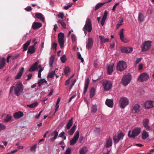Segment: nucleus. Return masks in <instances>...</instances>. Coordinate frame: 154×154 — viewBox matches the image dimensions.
<instances>
[{
  "label": "nucleus",
  "instance_id": "47",
  "mask_svg": "<svg viewBox=\"0 0 154 154\" xmlns=\"http://www.w3.org/2000/svg\"><path fill=\"white\" fill-rule=\"evenodd\" d=\"M55 74V71L49 73L48 76V77L52 78L54 77Z\"/></svg>",
  "mask_w": 154,
  "mask_h": 154
},
{
  "label": "nucleus",
  "instance_id": "21",
  "mask_svg": "<svg viewBox=\"0 0 154 154\" xmlns=\"http://www.w3.org/2000/svg\"><path fill=\"white\" fill-rule=\"evenodd\" d=\"M23 112L19 111L14 113L13 115V116L15 119H19L23 117Z\"/></svg>",
  "mask_w": 154,
  "mask_h": 154
},
{
  "label": "nucleus",
  "instance_id": "30",
  "mask_svg": "<svg viewBox=\"0 0 154 154\" xmlns=\"http://www.w3.org/2000/svg\"><path fill=\"white\" fill-rule=\"evenodd\" d=\"M35 48L34 47V45H32L29 47L27 51L28 54H32L35 52Z\"/></svg>",
  "mask_w": 154,
  "mask_h": 154
},
{
  "label": "nucleus",
  "instance_id": "52",
  "mask_svg": "<svg viewBox=\"0 0 154 154\" xmlns=\"http://www.w3.org/2000/svg\"><path fill=\"white\" fill-rule=\"evenodd\" d=\"M124 136V134L123 133H120L118 134V137L119 139L120 140L123 139Z\"/></svg>",
  "mask_w": 154,
  "mask_h": 154
},
{
  "label": "nucleus",
  "instance_id": "13",
  "mask_svg": "<svg viewBox=\"0 0 154 154\" xmlns=\"http://www.w3.org/2000/svg\"><path fill=\"white\" fill-rule=\"evenodd\" d=\"M144 106L145 109H149L154 107V101L147 100L145 101Z\"/></svg>",
  "mask_w": 154,
  "mask_h": 154
},
{
  "label": "nucleus",
  "instance_id": "14",
  "mask_svg": "<svg viewBox=\"0 0 154 154\" xmlns=\"http://www.w3.org/2000/svg\"><path fill=\"white\" fill-rule=\"evenodd\" d=\"M58 133L57 131H54L49 135V137H50L49 140L51 141H54L57 138L58 135Z\"/></svg>",
  "mask_w": 154,
  "mask_h": 154
},
{
  "label": "nucleus",
  "instance_id": "58",
  "mask_svg": "<svg viewBox=\"0 0 154 154\" xmlns=\"http://www.w3.org/2000/svg\"><path fill=\"white\" fill-rule=\"evenodd\" d=\"M71 38L72 42H75L76 40V37L74 34H72L71 35Z\"/></svg>",
  "mask_w": 154,
  "mask_h": 154
},
{
  "label": "nucleus",
  "instance_id": "16",
  "mask_svg": "<svg viewBox=\"0 0 154 154\" xmlns=\"http://www.w3.org/2000/svg\"><path fill=\"white\" fill-rule=\"evenodd\" d=\"M114 63H111L107 65V73L108 74L110 75L113 71V68Z\"/></svg>",
  "mask_w": 154,
  "mask_h": 154
},
{
  "label": "nucleus",
  "instance_id": "28",
  "mask_svg": "<svg viewBox=\"0 0 154 154\" xmlns=\"http://www.w3.org/2000/svg\"><path fill=\"white\" fill-rule=\"evenodd\" d=\"M149 136V134L148 132L145 130H143L142 133V139L143 140H144L148 137Z\"/></svg>",
  "mask_w": 154,
  "mask_h": 154
},
{
  "label": "nucleus",
  "instance_id": "20",
  "mask_svg": "<svg viewBox=\"0 0 154 154\" xmlns=\"http://www.w3.org/2000/svg\"><path fill=\"white\" fill-rule=\"evenodd\" d=\"M140 108V106L139 104H136L133 106L132 110V112L133 113H136L139 112Z\"/></svg>",
  "mask_w": 154,
  "mask_h": 154
},
{
  "label": "nucleus",
  "instance_id": "7",
  "mask_svg": "<svg viewBox=\"0 0 154 154\" xmlns=\"http://www.w3.org/2000/svg\"><path fill=\"white\" fill-rule=\"evenodd\" d=\"M127 65L126 63L123 61H119L117 64V69L118 70L122 71L126 69Z\"/></svg>",
  "mask_w": 154,
  "mask_h": 154
},
{
  "label": "nucleus",
  "instance_id": "19",
  "mask_svg": "<svg viewBox=\"0 0 154 154\" xmlns=\"http://www.w3.org/2000/svg\"><path fill=\"white\" fill-rule=\"evenodd\" d=\"M93 44V39L91 38H89L86 41V48L88 49L91 48Z\"/></svg>",
  "mask_w": 154,
  "mask_h": 154
},
{
  "label": "nucleus",
  "instance_id": "32",
  "mask_svg": "<svg viewBox=\"0 0 154 154\" xmlns=\"http://www.w3.org/2000/svg\"><path fill=\"white\" fill-rule=\"evenodd\" d=\"M73 123V118H72L68 122L67 124L66 125V128L67 129H69L72 125Z\"/></svg>",
  "mask_w": 154,
  "mask_h": 154
},
{
  "label": "nucleus",
  "instance_id": "26",
  "mask_svg": "<svg viewBox=\"0 0 154 154\" xmlns=\"http://www.w3.org/2000/svg\"><path fill=\"white\" fill-rule=\"evenodd\" d=\"M89 83V79H87L85 81V83L84 88V91L83 93L85 94L87 91Z\"/></svg>",
  "mask_w": 154,
  "mask_h": 154
},
{
  "label": "nucleus",
  "instance_id": "45",
  "mask_svg": "<svg viewBox=\"0 0 154 154\" xmlns=\"http://www.w3.org/2000/svg\"><path fill=\"white\" fill-rule=\"evenodd\" d=\"M113 139L114 143H118L119 141V140H120L119 139V137L118 136H114Z\"/></svg>",
  "mask_w": 154,
  "mask_h": 154
},
{
  "label": "nucleus",
  "instance_id": "10",
  "mask_svg": "<svg viewBox=\"0 0 154 154\" xmlns=\"http://www.w3.org/2000/svg\"><path fill=\"white\" fill-rule=\"evenodd\" d=\"M124 31L125 29L123 28L120 30L119 32L120 39L121 41L124 43H128L130 42V40L125 37L124 33Z\"/></svg>",
  "mask_w": 154,
  "mask_h": 154
},
{
  "label": "nucleus",
  "instance_id": "55",
  "mask_svg": "<svg viewBox=\"0 0 154 154\" xmlns=\"http://www.w3.org/2000/svg\"><path fill=\"white\" fill-rule=\"evenodd\" d=\"M57 16L59 17L61 19H63L64 16V14L63 13L61 12L59 13V14H58Z\"/></svg>",
  "mask_w": 154,
  "mask_h": 154
},
{
  "label": "nucleus",
  "instance_id": "31",
  "mask_svg": "<svg viewBox=\"0 0 154 154\" xmlns=\"http://www.w3.org/2000/svg\"><path fill=\"white\" fill-rule=\"evenodd\" d=\"M38 84L39 87L43 85H46L48 84L47 81L44 79H41L38 82Z\"/></svg>",
  "mask_w": 154,
  "mask_h": 154
},
{
  "label": "nucleus",
  "instance_id": "15",
  "mask_svg": "<svg viewBox=\"0 0 154 154\" xmlns=\"http://www.w3.org/2000/svg\"><path fill=\"white\" fill-rule=\"evenodd\" d=\"M149 122V120L147 119H144L143 122V124L144 127L147 131H150L152 129V128L150 127L148 124Z\"/></svg>",
  "mask_w": 154,
  "mask_h": 154
},
{
  "label": "nucleus",
  "instance_id": "24",
  "mask_svg": "<svg viewBox=\"0 0 154 154\" xmlns=\"http://www.w3.org/2000/svg\"><path fill=\"white\" fill-rule=\"evenodd\" d=\"M112 139L111 138L109 137L106 141V146L107 148H109L112 145Z\"/></svg>",
  "mask_w": 154,
  "mask_h": 154
},
{
  "label": "nucleus",
  "instance_id": "9",
  "mask_svg": "<svg viewBox=\"0 0 154 154\" xmlns=\"http://www.w3.org/2000/svg\"><path fill=\"white\" fill-rule=\"evenodd\" d=\"M149 78V75L146 72H143L140 75L138 78V80L142 82L147 80Z\"/></svg>",
  "mask_w": 154,
  "mask_h": 154
},
{
  "label": "nucleus",
  "instance_id": "34",
  "mask_svg": "<svg viewBox=\"0 0 154 154\" xmlns=\"http://www.w3.org/2000/svg\"><path fill=\"white\" fill-rule=\"evenodd\" d=\"M145 16L143 14L141 13H139L138 16V20L140 22H142L144 21L145 18Z\"/></svg>",
  "mask_w": 154,
  "mask_h": 154
},
{
  "label": "nucleus",
  "instance_id": "61",
  "mask_svg": "<svg viewBox=\"0 0 154 154\" xmlns=\"http://www.w3.org/2000/svg\"><path fill=\"white\" fill-rule=\"evenodd\" d=\"M143 68V64H140L138 66V70L139 71L142 70Z\"/></svg>",
  "mask_w": 154,
  "mask_h": 154
},
{
  "label": "nucleus",
  "instance_id": "11",
  "mask_svg": "<svg viewBox=\"0 0 154 154\" xmlns=\"http://www.w3.org/2000/svg\"><path fill=\"white\" fill-rule=\"evenodd\" d=\"M79 136V132L78 130L74 134L73 138L70 141V145H74L76 143L78 139Z\"/></svg>",
  "mask_w": 154,
  "mask_h": 154
},
{
  "label": "nucleus",
  "instance_id": "39",
  "mask_svg": "<svg viewBox=\"0 0 154 154\" xmlns=\"http://www.w3.org/2000/svg\"><path fill=\"white\" fill-rule=\"evenodd\" d=\"M35 16L37 18L39 19L43 22L45 21L44 18L42 15L41 13H36L35 14Z\"/></svg>",
  "mask_w": 154,
  "mask_h": 154
},
{
  "label": "nucleus",
  "instance_id": "25",
  "mask_svg": "<svg viewBox=\"0 0 154 154\" xmlns=\"http://www.w3.org/2000/svg\"><path fill=\"white\" fill-rule=\"evenodd\" d=\"M42 26V24L40 23L34 22L32 25V28L34 29L39 28Z\"/></svg>",
  "mask_w": 154,
  "mask_h": 154
},
{
  "label": "nucleus",
  "instance_id": "40",
  "mask_svg": "<svg viewBox=\"0 0 154 154\" xmlns=\"http://www.w3.org/2000/svg\"><path fill=\"white\" fill-rule=\"evenodd\" d=\"M57 23L58 24L59 23H60L62 27L64 28L65 29L66 28V25L64 21L62 20H58L57 21Z\"/></svg>",
  "mask_w": 154,
  "mask_h": 154
},
{
  "label": "nucleus",
  "instance_id": "43",
  "mask_svg": "<svg viewBox=\"0 0 154 154\" xmlns=\"http://www.w3.org/2000/svg\"><path fill=\"white\" fill-rule=\"evenodd\" d=\"M95 90L93 88H91L90 91V98H92L94 95Z\"/></svg>",
  "mask_w": 154,
  "mask_h": 154
},
{
  "label": "nucleus",
  "instance_id": "44",
  "mask_svg": "<svg viewBox=\"0 0 154 154\" xmlns=\"http://www.w3.org/2000/svg\"><path fill=\"white\" fill-rule=\"evenodd\" d=\"M123 22V19L122 18H120L119 21L118 22V23L116 25V28L118 29L119 27L121 26L122 25V23Z\"/></svg>",
  "mask_w": 154,
  "mask_h": 154
},
{
  "label": "nucleus",
  "instance_id": "18",
  "mask_svg": "<svg viewBox=\"0 0 154 154\" xmlns=\"http://www.w3.org/2000/svg\"><path fill=\"white\" fill-rule=\"evenodd\" d=\"M105 104L108 107L112 108L114 105L113 100V99H107L105 101Z\"/></svg>",
  "mask_w": 154,
  "mask_h": 154
},
{
  "label": "nucleus",
  "instance_id": "59",
  "mask_svg": "<svg viewBox=\"0 0 154 154\" xmlns=\"http://www.w3.org/2000/svg\"><path fill=\"white\" fill-rule=\"evenodd\" d=\"M5 149V147L3 145H0V152H2L4 151Z\"/></svg>",
  "mask_w": 154,
  "mask_h": 154
},
{
  "label": "nucleus",
  "instance_id": "48",
  "mask_svg": "<svg viewBox=\"0 0 154 154\" xmlns=\"http://www.w3.org/2000/svg\"><path fill=\"white\" fill-rule=\"evenodd\" d=\"M97 111V107L96 105H94L92 107L91 112H92L95 113Z\"/></svg>",
  "mask_w": 154,
  "mask_h": 154
},
{
  "label": "nucleus",
  "instance_id": "63",
  "mask_svg": "<svg viewBox=\"0 0 154 154\" xmlns=\"http://www.w3.org/2000/svg\"><path fill=\"white\" fill-rule=\"evenodd\" d=\"M38 68H39V70L38 72H42L44 70V68L42 67V66L41 65H39Z\"/></svg>",
  "mask_w": 154,
  "mask_h": 154
},
{
  "label": "nucleus",
  "instance_id": "49",
  "mask_svg": "<svg viewBox=\"0 0 154 154\" xmlns=\"http://www.w3.org/2000/svg\"><path fill=\"white\" fill-rule=\"evenodd\" d=\"M62 63H64L66 62V55H63L60 57Z\"/></svg>",
  "mask_w": 154,
  "mask_h": 154
},
{
  "label": "nucleus",
  "instance_id": "17",
  "mask_svg": "<svg viewBox=\"0 0 154 154\" xmlns=\"http://www.w3.org/2000/svg\"><path fill=\"white\" fill-rule=\"evenodd\" d=\"M133 49L131 47H122L121 48V50L122 52L125 53H130L132 52Z\"/></svg>",
  "mask_w": 154,
  "mask_h": 154
},
{
  "label": "nucleus",
  "instance_id": "27",
  "mask_svg": "<svg viewBox=\"0 0 154 154\" xmlns=\"http://www.w3.org/2000/svg\"><path fill=\"white\" fill-rule=\"evenodd\" d=\"M24 71V68L23 67H22L21 68V69L20 70L19 72L17 74L16 76L15 77V79H19L22 76Z\"/></svg>",
  "mask_w": 154,
  "mask_h": 154
},
{
  "label": "nucleus",
  "instance_id": "22",
  "mask_svg": "<svg viewBox=\"0 0 154 154\" xmlns=\"http://www.w3.org/2000/svg\"><path fill=\"white\" fill-rule=\"evenodd\" d=\"M107 14L108 12L107 11H105L101 21V24L102 26H103L105 23V21L106 19Z\"/></svg>",
  "mask_w": 154,
  "mask_h": 154
},
{
  "label": "nucleus",
  "instance_id": "56",
  "mask_svg": "<svg viewBox=\"0 0 154 154\" xmlns=\"http://www.w3.org/2000/svg\"><path fill=\"white\" fill-rule=\"evenodd\" d=\"M36 145H34L31 147V150L33 152H35V151L36 148Z\"/></svg>",
  "mask_w": 154,
  "mask_h": 154
},
{
  "label": "nucleus",
  "instance_id": "37",
  "mask_svg": "<svg viewBox=\"0 0 154 154\" xmlns=\"http://www.w3.org/2000/svg\"><path fill=\"white\" fill-rule=\"evenodd\" d=\"M31 40L29 41L26 42L23 45V51H26L28 48V46L31 43Z\"/></svg>",
  "mask_w": 154,
  "mask_h": 154
},
{
  "label": "nucleus",
  "instance_id": "64",
  "mask_svg": "<svg viewBox=\"0 0 154 154\" xmlns=\"http://www.w3.org/2000/svg\"><path fill=\"white\" fill-rule=\"evenodd\" d=\"M65 134V133L64 132H61L59 135V137H62Z\"/></svg>",
  "mask_w": 154,
  "mask_h": 154
},
{
  "label": "nucleus",
  "instance_id": "62",
  "mask_svg": "<svg viewBox=\"0 0 154 154\" xmlns=\"http://www.w3.org/2000/svg\"><path fill=\"white\" fill-rule=\"evenodd\" d=\"M119 3H116L114 5V6H113V8H112V10L113 11V12H114L115 10V9H116V7L117 6L119 5Z\"/></svg>",
  "mask_w": 154,
  "mask_h": 154
},
{
  "label": "nucleus",
  "instance_id": "42",
  "mask_svg": "<svg viewBox=\"0 0 154 154\" xmlns=\"http://www.w3.org/2000/svg\"><path fill=\"white\" fill-rule=\"evenodd\" d=\"M12 118V116L10 115H7L6 118L4 119V121L5 122H7L10 120Z\"/></svg>",
  "mask_w": 154,
  "mask_h": 154
},
{
  "label": "nucleus",
  "instance_id": "23",
  "mask_svg": "<svg viewBox=\"0 0 154 154\" xmlns=\"http://www.w3.org/2000/svg\"><path fill=\"white\" fill-rule=\"evenodd\" d=\"M99 38L101 41V44L105 43L106 42H109V38H105L103 36L100 35L99 36Z\"/></svg>",
  "mask_w": 154,
  "mask_h": 154
},
{
  "label": "nucleus",
  "instance_id": "51",
  "mask_svg": "<svg viewBox=\"0 0 154 154\" xmlns=\"http://www.w3.org/2000/svg\"><path fill=\"white\" fill-rule=\"evenodd\" d=\"M77 56L78 59L80 60H81V62L83 63L84 62V59L82 57L81 54L80 53H78Z\"/></svg>",
  "mask_w": 154,
  "mask_h": 154
},
{
  "label": "nucleus",
  "instance_id": "50",
  "mask_svg": "<svg viewBox=\"0 0 154 154\" xmlns=\"http://www.w3.org/2000/svg\"><path fill=\"white\" fill-rule=\"evenodd\" d=\"M6 128V126L2 123L0 124V132L2 130L5 129Z\"/></svg>",
  "mask_w": 154,
  "mask_h": 154
},
{
  "label": "nucleus",
  "instance_id": "6",
  "mask_svg": "<svg viewBox=\"0 0 154 154\" xmlns=\"http://www.w3.org/2000/svg\"><path fill=\"white\" fill-rule=\"evenodd\" d=\"M129 103L128 99L125 97L120 98L119 101V104L120 107L122 109H124Z\"/></svg>",
  "mask_w": 154,
  "mask_h": 154
},
{
  "label": "nucleus",
  "instance_id": "1",
  "mask_svg": "<svg viewBox=\"0 0 154 154\" xmlns=\"http://www.w3.org/2000/svg\"><path fill=\"white\" fill-rule=\"evenodd\" d=\"M13 90L15 95L19 96L23 90V87L22 83L20 82H17L15 86L11 87L10 91V94L12 93Z\"/></svg>",
  "mask_w": 154,
  "mask_h": 154
},
{
  "label": "nucleus",
  "instance_id": "38",
  "mask_svg": "<svg viewBox=\"0 0 154 154\" xmlns=\"http://www.w3.org/2000/svg\"><path fill=\"white\" fill-rule=\"evenodd\" d=\"M54 55H52L49 58V65L50 67H52L54 62Z\"/></svg>",
  "mask_w": 154,
  "mask_h": 154
},
{
  "label": "nucleus",
  "instance_id": "33",
  "mask_svg": "<svg viewBox=\"0 0 154 154\" xmlns=\"http://www.w3.org/2000/svg\"><path fill=\"white\" fill-rule=\"evenodd\" d=\"M5 65V59L3 57L0 60V69L4 68Z\"/></svg>",
  "mask_w": 154,
  "mask_h": 154
},
{
  "label": "nucleus",
  "instance_id": "60",
  "mask_svg": "<svg viewBox=\"0 0 154 154\" xmlns=\"http://www.w3.org/2000/svg\"><path fill=\"white\" fill-rule=\"evenodd\" d=\"M25 10L27 11H29L32 10V8L30 6H29L26 8H25Z\"/></svg>",
  "mask_w": 154,
  "mask_h": 154
},
{
  "label": "nucleus",
  "instance_id": "36",
  "mask_svg": "<svg viewBox=\"0 0 154 154\" xmlns=\"http://www.w3.org/2000/svg\"><path fill=\"white\" fill-rule=\"evenodd\" d=\"M76 127V125H74L72 128L68 131V133L69 135H72L73 134L75 131Z\"/></svg>",
  "mask_w": 154,
  "mask_h": 154
},
{
  "label": "nucleus",
  "instance_id": "41",
  "mask_svg": "<svg viewBox=\"0 0 154 154\" xmlns=\"http://www.w3.org/2000/svg\"><path fill=\"white\" fill-rule=\"evenodd\" d=\"M38 105V103L37 102L33 103L27 105V106L31 108H33L36 107Z\"/></svg>",
  "mask_w": 154,
  "mask_h": 154
},
{
  "label": "nucleus",
  "instance_id": "4",
  "mask_svg": "<svg viewBox=\"0 0 154 154\" xmlns=\"http://www.w3.org/2000/svg\"><path fill=\"white\" fill-rule=\"evenodd\" d=\"M141 132V129L140 128L137 127L134 128L131 134V131H128V136L131 138H134L136 136H138Z\"/></svg>",
  "mask_w": 154,
  "mask_h": 154
},
{
  "label": "nucleus",
  "instance_id": "35",
  "mask_svg": "<svg viewBox=\"0 0 154 154\" xmlns=\"http://www.w3.org/2000/svg\"><path fill=\"white\" fill-rule=\"evenodd\" d=\"M88 150L86 147H83L81 148L79 151L80 154H85Z\"/></svg>",
  "mask_w": 154,
  "mask_h": 154
},
{
  "label": "nucleus",
  "instance_id": "57",
  "mask_svg": "<svg viewBox=\"0 0 154 154\" xmlns=\"http://www.w3.org/2000/svg\"><path fill=\"white\" fill-rule=\"evenodd\" d=\"M71 148H69L66 150V152L64 154H70L71 152Z\"/></svg>",
  "mask_w": 154,
  "mask_h": 154
},
{
  "label": "nucleus",
  "instance_id": "8",
  "mask_svg": "<svg viewBox=\"0 0 154 154\" xmlns=\"http://www.w3.org/2000/svg\"><path fill=\"white\" fill-rule=\"evenodd\" d=\"M64 34L63 33L60 32L58 35V41L60 46L61 48L64 47Z\"/></svg>",
  "mask_w": 154,
  "mask_h": 154
},
{
  "label": "nucleus",
  "instance_id": "46",
  "mask_svg": "<svg viewBox=\"0 0 154 154\" xmlns=\"http://www.w3.org/2000/svg\"><path fill=\"white\" fill-rule=\"evenodd\" d=\"M105 3H98L95 6V10H96L101 7Z\"/></svg>",
  "mask_w": 154,
  "mask_h": 154
},
{
  "label": "nucleus",
  "instance_id": "54",
  "mask_svg": "<svg viewBox=\"0 0 154 154\" xmlns=\"http://www.w3.org/2000/svg\"><path fill=\"white\" fill-rule=\"evenodd\" d=\"M142 59V58H137L136 59V61L135 62V64L136 65L139 63Z\"/></svg>",
  "mask_w": 154,
  "mask_h": 154
},
{
  "label": "nucleus",
  "instance_id": "53",
  "mask_svg": "<svg viewBox=\"0 0 154 154\" xmlns=\"http://www.w3.org/2000/svg\"><path fill=\"white\" fill-rule=\"evenodd\" d=\"M64 71L65 74H67L70 72V70L69 67H66L65 68Z\"/></svg>",
  "mask_w": 154,
  "mask_h": 154
},
{
  "label": "nucleus",
  "instance_id": "29",
  "mask_svg": "<svg viewBox=\"0 0 154 154\" xmlns=\"http://www.w3.org/2000/svg\"><path fill=\"white\" fill-rule=\"evenodd\" d=\"M38 64V62H35L31 67L30 69H29V71L30 72H33L35 70L38 68L37 66Z\"/></svg>",
  "mask_w": 154,
  "mask_h": 154
},
{
  "label": "nucleus",
  "instance_id": "12",
  "mask_svg": "<svg viewBox=\"0 0 154 154\" xmlns=\"http://www.w3.org/2000/svg\"><path fill=\"white\" fill-rule=\"evenodd\" d=\"M103 85L104 90L105 91H108L111 88L112 84L111 82L106 81L103 82Z\"/></svg>",
  "mask_w": 154,
  "mask_h": 154
},
{
  "label": "nucleus",
  "instance_id": "5",
  "mask_svg": "<svg viewBox=\"0 0 154 154\" xmlns=\"http://www.w3.org/2000/svg\"><path fill=\"white\" fill-rule=\"evenodd\" d=\"M152 42L151 41H145L142 45L141 48V51L143 52L148 51L150 49L151 46Z\"/></svg>",
  "mask_w": 154,
  "mask_h": 154
},
{
  "label": "nucleus",
  "instance_id": "2",
  "mask_svg": "<svg viewBox=\"0 0 154 154\" xmlns=\"http://www.w3.org/2000/svg\"><path fill=\"white\" fill-rule=\"evenodd\" d=\"M131 78V75L130 74L125 75L122 78V84L125 86L127 85L130 83Z\"/></svg>",
  "mask_w": 154,
  "mask_h": 154
},
{
  "label": "nucleus",
  "instance_id": "3",
  "mask_svg": "<svg viewBox=\"0 0 154 154\" xmlns=\"http://www.w3.org/2000/svg\"><path fill=\"white\" fill-rule=\"evenodd\" d=\"M92 29V28L91 21L90 19H88L83 29L85 35H86L87 31L90 32L91 31Z\"/></svg>",
  "mask_w": 154,
  "mask_h": 154
}]
</instances>
